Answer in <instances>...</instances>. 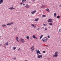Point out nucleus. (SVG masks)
Segmentation results:
<instances>
[{
  "instance_id": "f257e3e1",
  "label": "nucleus",
  "mask_w": 61,
  "mask_h": 61,
  "mask_svg": "<svg viewBox=\"0 0 61 61\" xmlns=\"http://www.w3.org/2000/svg\"><path fill=\"white\" fill-rule=\"evenodd\" d=\"M42 40L43 42H46L47 41V38L46 37L43 38H42Z\"/></svg>"
},
{
  "instance_id": "f03ea898",
  "label": "nucleus",
  "mask_w": 61,
  "mask_h": 61,
  "mask_svg": "<svg viewBox=\"0 0 61 61\" xmlns=\"http://www.w3.org/2000/svg\"><path fill=\"white\" fill-rule=\"evenodd\" d=\"M37 56L38 58H42V55H39V54H37Z\"/></svg>"
},
{
  "instance_id": "7ed1b4c3",
  "label": "nucleus",
  "mask_w": 61,
  "mask_h": 61,
  "mask_svg": "<svg viewBox=\"0 0 61 61\" xmlns=\"http://www.w3.org/2000/svg\"><path fill=\"white\" fill-rule=\"evenodd\" d=\"M30 49L31 50L32 52H33L34 49H35V47L34 46H32L31 48Z\"/></svg>"
},
{
  "instance_id": "20e7f679",
  "label": "nucleus",
  "mask_w": 61,
  "mask_h": 61,
  "mask_svg": "<svg viewBox=\"0 0 61 61\" xmlns=\"http://www.w3.org/2000/svg\"><path fill=\"white\" fill-rule=\"evenodd\" d=\"M20 41H21V42L22 43H24V42H25V40H24V39H23V38H21L20 39Z\"/></svg>"
},
{
  "instance_id": "39448f33",
  "label": "nucleus",
  "mask_w": 61,
  "mask_h": 61,
  "mask_svg": "<svg viewBox=\"0 0 61 61\" xmlns=\"http://www.w3.org/2000/svg\"><path fill=\"white\" fill-rule=\"evenodd\" d=\"M36 10H34L31 12V13L32 14H34V13H36Z\"/></svg>"
},
{
  "instance_id": "423d86ee",
  "label": "nucleus",
  "mask_w": 61,
  "mask_h": 61,
  "mask_svg": "<svg viewBox=\"0 0 61 61\" xmlns=\"http://www.w3.org/2000/svg\"><path fill=\"white\" fill-rule=\"evenodd\" d=\"M15 9V8H13V7H10L8 9H10V10H13V9Z\"/></svg>"
},
{
  "instance_id": "0eeeda50",
  "label": "nucleus",
  "mask_w": 61,
  "mask_h": 61,
  "mask_svg": "<svg viewBox=\"0 0 61 61\" xmlns=\"http://www.w3.org/2000/svg\"><path fill=\"white\" fill-rule=\"evenodd\" d=\"M48 21L49 22H51L52 21V19H50L48 20Z\"/></svg>"
},
{
  "instance_id": "6e6552de",
  "label": "nucleus",
  "mask_w": 61,
  "mask_h": 61,
  "mask_svg": "<svg viewBox=\"0 0 61 61\" xmlns=\"http://www.w3.org/2000/svg\"><path fill=\"white\" fill-rule=\"evenodd\" d=\"M58 56V55H56V54H55L53 56V57H56L57 56Z\"/></svg>"
},
{
  "instance_id": "1a4fd4ad",
  "label": "nucleus",
  "mask_w": 61,
  "mask_h": 61,
  "mask_svg": "<svg viewBox=\"0 0 61 61\" xmlns=\"http://www.w3.org/2000/svg\"><path fill=\"white\" fill-rule=\"evenodd\" d=\"M12 24H13V22H11L10 23H8L7 24V25H12Z\"/></svg>"
},
{
  "instance_id": "9d476101",
  "label": "nucleus",
  "mask_w": 61,
  "mask_h": 61,
  "mask_svg": "<svg viewBox=\"0 0 61 61\" xmlns=\"http://www.w3.org/2000/svg\"><path fill=\"white\" fill-rule=\"evenodd\" d=\"M31 26H32L33 28H35V27H36V25H34L33 24H31Z\"/></svg>"
},
{
  "instance_id": "9b49d317",
  "label": "nucleus",
  "mask_w": 61,
  "mask_h": 61,
  "mask_svg": "<svg viewBox=\"0 0 61 61\" xmlns=\"http://www.w3.org/2000/svg\"><path fill=\"white\" fill-rule=\"evenodd\" d=\"M36 53L38 54H41V53H40V51L39 50L37 51Z\"/></svg>"
},
{
  "instance_id": "f8f14e48",
  "label": "nucleus",
  "mask_w": 61,
  "mask_h": 61,
  "mask_svg": "<svg viewBox=\"0 0 61 61\" xmlns=\"http://www.w3.org/2000/svg\"><path fill=\"white\" fill-rule=\"evenodd\" d=\"M32 37L33 38H35V39H37V38L35 37V35H33L32 36Z\"/></svg>"
},
{
  "instance_id": "ddd939ff",
  "label": "nucleus",
  "mask_w": 61,
  "mask_h": 61,
  "mask_svg": "<svg viewBox=\"0 0 61 61\" xmlns=\"http://www.w3.org/2000/svg\"><path fill=\"white\" fill-rule=\"evenodd\" d=\"M25 7L28 8V7H29V6L28 5H26L25 6Z\"/></svg>"
},
{
  "instance_id": "4468645a",
  "label": "nucleus",
  "mask_w": 61,
  "mask_h": 61,
  "mask_svg": "<svg viewBox=\"0 0 61 61\" xmlns=\"http://www.w3.org/2000/svg\"><path fill=\"white\" fill-rule=\"evenodd\" d=\"M3 3V0H0V4H1L2 3Z\"/></svg>"
},
{
  "instance_id": "2eb2a0df",
  "label": "nucleus",
  "mask_w": 61,
  "mask_h": 61,
  "mask_svg": "<svg viewBox=\"0 0 61 61\" xmlns=\"http://www.w3.org/2000/svg\"><path fill=\"white\" fill-rule=\"evenodd\" d=\"M26 0H22V2L23 3H24L25 1H26Z\"/></svg>"
},
{
  "instance_id": "dca6fc26",
  "label": "nucleus",
  "mask_w": 61,
  "mask_h": 61,
  "mask_svg": "<svg viewBox=\"0 0 61 61\" xmlns=\"http://www.w3.org/2000/svg\"><path fill=\"white\" fill-rule=\"evenodd\" d=\"M18 51H19V52L21 51V50H22L20 48H18Z\"/></svg>"
},
{
  "instance_id": "f3484780",
  "label": "nucleus",
  "mask_w": 61,
  "mask_h": 61,
  "mask_svg": "<svg viewBox=\"0 0 61 61\" xmlns=\"http://www.w3.org/2000/svg\"><path fill=\"white\" fill-rule=\"evenodd\" d=\"M38 20H39V18L36 19L35 20V21H36V22H37V21H38Z\"/></svg>"
},
{
  "instance_id": "a211bd4d",
  "label": "nucleus",
  "mask_w": 61,
  "mask_h": 61,
  "mask_svg": "<svg viewBox=\"0 0 61 61\" xmlns=\"http://www.w3.org/2000/svg\"><path fill=\"white\" fill-rule=\"evenodd\" d=\"M49 25H53V24L52 23L50 22L49 23Z\"/></svg>"
},
{
  "instance_id": "6ab92c4d",
  "label": "nucleus",
  "mask_w": 61,
  "mask_h": 61,
  "mask_svg": "<svg viewBox=\"0 0 61 61\" xmlns=\"http://www.w3.org/2000/svg\"><path fill=\"white\" fill-rule=\"evenodd\" d=\"M18 39L19 38L18 37H16V40L17 42H19V41H18Z\"/></svg>"
},
{
  "instance_id": "aec40b11",
  "label": "nucleus",
  "mask_w": 61,
  "mask_h": 61,
  "mask_svg": "<svg viewBox=\"0 0 61 61\" xmlns=\"http://www.w3.org/2000/svg\"><path fill=\"white\" fill-rule=\"evenodd\" d=\"M58 53V51H56L55 53V55H58L57 54Z\"/></svg>"
},
{
  "instance_id": "412c9836",
  "label": "nucleus",
  "mask_w": 61,
  "mask_h": 61,
  "mask_svg": "<svg viewBox=\"0 0 61 61\" xmlns=\"http://www.w3.org/2000/svg\"><path fill=\"white\" fill-rule=\"evenodd\" d=\"M46 11H47L48 12H49V10L48 9H46Z\"/></svg>"
},
{
  "instance_id": "4be33fe9",
  "label": "nucleus",
  "mask_w": 61,
  "mask_h": 61,
  "mask_svg": "<svg viewBox=\"0 0 61 61\" xmlns=\"http://www.w3.org/2000/svg\"><path fill=\"white\" fill-rule=\"evenodd\" d=\"M4 26H6V25L5 24L3 25H2V27H4Z\"/></svg>"
},
{
  "instance_id": "5701e85b",
  "label": "nucleus",
  "mask_w": 61,
  "mask_h": 61,
  "mask_svg": "<svg viewBox=\"0 0 61 61\" xmlns=\"http://www.w3.org/2000/svg\"><path fill=\"white\" fill-rule=\"evenodd\" d=\"M5 45H6V46H8V45L9 44H8V42H7L5 44Z\"/></svg>"
},
{
  "instance_id": "b1692460",
  "label": "nucleus",
  "mask_w": 61,
  "mask_h": 61,
  "mask_svg": "<svg viewBox=\"0 0 61 61\" xmlns=\"http://www.w3.org/2000/svg\"><path fill=\"white\" fill-rule=\"evenodd\" d=\"M54 15L55 17H56V13H54Z\"/></svg>"
},
{
  "instance_id": "393cba45",
  "label": "nucleus",
  "mask_w": 61,
  "mask_h": 61,
  "mask_svg": "<svg viewBox=\"0 0 61 61\" xmlns=\"http://www.w3.org/2000/svg\"><path fill=\"white\" fill-rule=\"evenodd\" d=\"M16 48V47H14L13 48V50H15V49Z\"/></svg>"
},
{
  "instance_id": "a878e982",
  "label": "nucleus",
  "mask_w": 61,
  "mask_h": 61,
  "mask_svg": "<svg viewBox=\"0 0 61 61\" xmlns=\"http://www.w3.org/2000/svg\"><path fill=\"white\" fill-rule=\"evenodd\" d=\"M43 36V35H41V36L40 37V39H41V38H42V37Z\"/></svg>"
},
{
  "instance_id": "bb28decb",
  "label": "nucleus",
  "mask_w": 61,
  "mask_h": 61,
  "mask_svg": "<svg viewBox=\"0 0 61 61\" xmlns=\"http://www.w3.org/2000/svg\"><path fill=\"white\" fill-rule=\"evenodd\" d=\"M26 38H27V39H28L29 38V36H26Z\"/></svg>"
},
{
  "instance_id": "cd10ccee",
  "label": "nucleus",
  "mask_w": 61,
  "mask_h": 61,
  "mask_svg": "<svg viewBox=\"0 0 61 61\" xmlns=\"http://www.w3.org/2000/svg\"><path fill=\"white\" fill-rule=\"evenodd\" d=\"M42 16V17H46V15H43Z\"/></svg>"
},
{
  "instance_id": "c85d7f7f",
  "label": "nucleus",
  "mask_w": 61,
  "mask_h": 61,
  "mask_svg": "<svg viewBox=\"0 0 61 61\" xmlns=\"http://www.w3.org/2000/svg\"><path fill=\"white\" fill-rule=\"evenodd\" d=\"M43 25H44V26H46V25H47V24H43Z\"/></svg>"
},
{
  "instance_id": "c756f323",
  "label": "nucleus",
  "mask_w": 61,
  "mask_h": 61,
  "mask_svg": "<svg viewBox=\"0 0 61 61\" xmlns=\"http://www.w3.org/2000/svg\"><path fill=\"white\" fill-rule=\"evenodd\" d=\"M60 16L58 15L57 17V18H60Z\"/></svg>"
},
{
  "instance_id": "7c9ffc66",
  "label": "nucleus",
  "mask_w": 61,
  "mask_h": 61,
  "mask_svg": "<svg viewBox=\"0 0 61 61\" xmlns=\"http://www.w3.org/2000/svg\"><path fill=\"white\" fill-rule=\"evenodd\" d=\"M40 7L41 8H43V5H41V7Z\"/></svg>"
},
{
  "instance_id": "2f4dec72",
  "label": "nucleus",
  "mask_w": 61,
  "mask_h": 61,
  "mask_svg": "<svg viewBox=\"0 0 61 61\" xmlns=\"http://www.w3.org/2000/svg\"><path fill=\"white\" fill-rule=\"evenodd\" d=\"M43 8H45L46 7V6L45 5H43Z\"/></svg>"
},
{
  "instance_id": "473e14b6",
  "label": "nucleus",
  "mask_w": 61,
  "mask_h": 61,
  "mask_svg": "<svg viewBox=\"0 0 61 61\" xmlns=\"http://www.w3.org/2000/svg\"><path fill=\"white\" fill-rule=\"evenodd\" d=\"M13 59H15V60H16V58H15V57H14L13 58Z\"/></svg>"
},
{
  "instance_id": "72a5a7b5",
  "label": "nucleus",
  "mask_w": 61,
  "mask_h": 61,
  "mask_svg": "<svg viewBox=\"0 0 61 61\" xmlns=\"http://www.w3.org/2000/svg\"><path fill=\"white\" fill-rule=\"evenodd\" d=\"M61 5H59V7H61Z\"/></svg>"
},
{
  "instance_id": "f704fd0d",
  "label": "nucleus",
  "mask_w": 61,
  "mask_h": 61,
  "mask_svg": "<svg viewBox=\"0 0 61 61\" xmlns=\"http://www.w3.org/2000/svg\"><path fill=\"white\" fill-rule=\"evenodd\" d=\"M45 30H47V29L46 28H45Z\"/></svg>"
},
{
  "instance_id": "c9c22d12",
  "label": "nucleus",
  "mask_w": 61,
  "mask_h": 61,
  "mask_svg": "<svg viewBox=\"0 0 61 61\" xmlns=\"http://www.w3.org/2000/svg\"><path fill=\"white\" fill-rule=\"evenodd\" d=\"M43 52L44 53H46V51H43Z\"/></svg>"
},
{
  "instance_id": "e433bc0d",
  "label": "nucleus",
  "mask_w": 61,
  "mask_h": 61,
  "mask_svg": "<svg viewBox=\"0 0 61 61\" xmlns=\"http://www.w3.org/2000/svg\"><path fill=\"white\" fill-rule=\"evenodd\" d=\"M46 46L47 47H49V46H48V45H46Z\"/></svg>"
},
{
  "instance_id": "4c0bfd02",
  "label": "nucleus",
  "mask_w": 61,
  "mask_h": 61,
  "mask_svg": "<svg viewBox=\"0 0 61 61\" xmlns=\"http://www.w3.org/2000/svg\"><path fill=\"white\" fill-rule=\"evenodd\" d=\"M23 2L21 3H20V5H22V4H23Z\"/></svg>"
},
{
  "instance_id": "58836bf2",
  "label": "nucleus",
  "mask_w": 61,
  "mask_h": 61,
  "mask_svg": "<svg viewBox=\"0 0 61 61\" xmlns=\"http://www.w3.org/2000/svg\"><path fill=\"white\" fill-rule=\"evenodd\" d=\"M48 38H50V36H48Z\"/></svg>"
},
{
  "instance_id": "ea45409f",
  "label": "nucleus",
  "mask_w": 61,
  "mask_h": 61,
  "mask_svg": "<svg viewBox=\"0 0 61 61\" xmlns=\"http://www.w3.org/2000/svg\"><path fill=\"white\" fill-rule=\"evenodd\" d=\"M16 28H16V27L14 29V30H16Z\"/></svg>"
},
{
  "instance_id": "a19ab883",
  "label": "nucleus",
  "mask_w": 61,
  "mask_h": 61,
  "mask_svg": "<svg viewBox=\"0 0 61 61\" xmlns=\"http://www.w3.org/2000/svg\"><path fill=\"white\" fill-rule=\"evenodd\" d=\"M30 39H32V37H30Z\"/></svg>"
},
{
  "instance_id": "79ce46f5",
  "label": "nucleus",
  "mask_w": 61,
  "mask_h": 61,
  "mask_svg": "<svg viewBox=\"0 0 61 61\" xmlns=\"http://www.w3.org/2000/svg\"><path fill=\"white\" fill-rule=\"evenodd\" d=\"M61 29H59V31H61Z\"/></svg>"
},
{
  "instance_id": "37998d69",
  "label": "nucleus",
  "mask_w": 61,
  "mask_h": 61,
  "mask_svg": "<svg viewBox=\"0 0 61 61\" xmlns=\"http://www.w3.org/2000/svg\"><path fill=\"white\" fill-rule=\"evenodd\" d=\"M39 28H38L37 29V30H39Z\"/></svg>"
},
{
  "instance_id": "c03bdc74",
  "label": "nucleus",
  "mask_w": 61,
  "mask_h": 61,
  "mask_svg": "<svg viewBox=\"0 0 61 61\" xmlns=\"http://www.w3.org/2000/svg\"><path fill=\"white\" fill-rule=\"evenodd\" d=\"M25 61H28L27 60H26Z\"/></svg>"
},
{
  "instance_id": "a18cd8bd",
  "label": "nucleus",
  "mask_w": 61,
  "mask_h": 61,
  "mask_svg": "<svg viewBox=\"0 0 61 61\" xmlns=\"http://www.w3.org/2000/svg\"><path fill=\"white\" fill-rule=\"evenodd\" d=\"M23 5H25V4H23Z\"/></svg>"
},
{
  "instance_id": "49530a36",
  "label": "nucleus",
  "mask_w": 61,
  "mask_h": 61,
  "mask_svg": "<svg viewBox=\"0 0 61 61\" xmlns=\"http://www.w3.org/2000/svg\"><path fill=\"white\" fill-rule=\"evenodd\" d=\"M35 0H33V1H35Z\"/></svg>"
},
{
  "instance_id": "de8ad7c7",
  "label": "nucleus",
  "mask_w": 61,
  "mask_h": 61,
  "mask_svg": "<svg viewBox=\"0 0 61 61\" xmlns=\"http://www.w3.org/2000/svg\"><path fill=\"white\" fill-rule=\"evenodd\" d=\"M0 38H1V37H0Z\"/></svg>"
}]
</instances>
